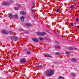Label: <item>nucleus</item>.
<instances>
[{
	"instance_id": "f257e3e1",
	"label": "nucleus",
	"mask_w": 79,
	"mask_h": 79,
	"mask_svg": "<svg viewBox=\"0 0 79 79\" xmlns=\"http://www.w3.org/2000/svg\"><path fill=\"white\" fill-rule=\"evenodd\" d=\"M54 74V71L53 70H51L50 71L48 70L46 73V75L48 77H51Z\"/></svg>"
},
{
	"instance_id": "f03ea898",
	"label": "nucleus",
	"mask_w": 79,
	"mask_h": 79,
	"mask_svg": "<svg viewBox=\"0 0 79 79\" xmlns=\"http://www.w3.org/2000/svg\"><path fill=\"white\" fill-rule=\"evenodd\" d=\"M26 59L25 58H21L20 59V61L22 64H26L27 62L26 61Z\"/></svg>"
},
{
	"instance_id": "7ed1b4c3",
	"label": "nucleus",
	"mask_w": 79,
	"mask_h": 79,
	"mask_svg": "<svg viewBox=\"0 0 79 79\" xmlns=\"http://www.w3.org/2000/svg\"><path fill=\"white\" fill-rule=\"evenodd\" d=\"M36 34H37L38 35H39V36L41 35L42 36L44 35H45V34H46V33H45V32H44L42 33L40 32H38L36 33Z\"/></svg>"
},
{
	"instance_id": "20e7f679",
	"label": "nucleus",
	"mask_w": 79,
	"mask_h": 79,
	"mask_svg": "<svg viewBox=\"0 0 79 79\" xmlns=\"http://www.w3.org/2000/svg\"><path fill=\"white\" fill-rule=\"evenodd\" d=\"M2 5H4V6H7V5H9L10 3L7 2H4L2 3Z\"/></svg>"
},
{
	"instance_id": "39448f33",
	"label": "nucleus",
	"mask_w": 79,
	"mask_h": 79,
	"mask_svg": "<svg viewBox=\"0 0 79 79\" xmlns=\"http://www.w3.org/2000/svg\"><path fill=\"white\" fill-rule=\"evenodd\" d=\"M1 32L4 34H8V32L5 30L1 31Z\"/></svg>"
},
{
	"instance_id": "423d86ee",
	"label": "nucleus",
	"mask_w": 79,
	"mask_h": 79,
	"mask_svg": "<svg viewBox=\"0 0 79 79\" xmlns=\"http://www.w3.org/2000/svg\"><path fill=\"white\" fill-rule=\"evenodd\" d=\"M33 40L34 42H39V40L37 38H33Z\"/></svg>"
},
{
	"instance_id": "0eeeda50",
	"label": "nucleus",
	"mask_w": 79,
	"mask_h": 79,
	"mask_svg": "<svg viewBox=\"0 0 79 79\" xmlns=\"http://www.w3.org/2000/svg\"><path fill=\"white\" fill-rule=\"evenodd\" d=\"M25 18L24 17L22 16L20 18V20H21V21H22L23 22L24 21V19H25Z\"/></svg>"
},
{
	"instance_id": "6e6552de",
	"label": "nucleus",
	"mask_w": 79,
	"mask_h": 79,
	"mask_svg": "<svg viewBox=\"0 0 79 79\" xmlns=\"http://www.w3.org/2000/svg\"><path fill=\"white\" fill-rule=\"evenodd\" d=\"M56 48H57V49H60L61 48V46H58L57 45H56L55 46Z\"/></svg>"
},
{
	"instance_id": "1a4fd4ad",
	"label": "nucleus",
	"mask_w": 79,
	"mask_h": 79,
	"mask_svg": "<svg viewBox=\"0 0 79 79\" xmlns=\"http://www.w3.org/2000/svg\"><path fill=\"white\" fill-rule=\"evenodd\" d=\"M9 17L10 18H12L13 17V15L11 14H9Z\"/></svg>"
},
{
	"instance_id": "9d476101",
	"label": "nucleus",
	"mask_w": 79,
	"mask_h": 79,
	"mask_svg": "<svg viewBox=\"0 0 79 79\" xmlns=\"http://www.w3.org/2000/svg\"><path fill=\"white\" fill-rule=\"evenodd\" d=\"M25 26H27V27H29L31 26V24L29 23H27L25 24Z\"/></svg>"
},
{
	"instance_id": "9b49d317",
	"label": "nucleus",
	"mask_w": 79,
	"mask_h": 79,
	"mask_svg": "<svg viewBox=\"0 0 79 79\" xmlns=\"http://www.w3.org/2000/svg\"><path fill=\"white\" fill-rule=\"evenodd\" d=\"M46 56L47 57V58H52V56L50 55H46Z\"/></svg>"
},
{
	"instance_id": "f8f14e48",
	"label": "nucleus",
	"mask_w": 79,
	"mask_h": 79,
	"mask_svg": "<svg viewBox=\"0 0 79 79\" xmlns=\"http://www.w3.org/2000/svg\"><path fill=\"white\" fill-rule=\"evenodd\" d=\"M37 68H42V65H39L37 66Z\"/></svg>"
},
{
	"instance_id": "ddd939ff",
	"label": "nucleus",
	"mask_w": 79,
	"mask_h": 79,
	"mask_svg": "<svg viewBox=\"0 0 79 79\" xmlns=\"http://www.w3.org/2000/svg\"><path fill=\"white\" fill-rule=\"evenodd\" d=\"M72 61H77V60H76V59H74V58H73L72 59Z\"/></svg>"
},
{
	"instance_id": "4468645a",
	"label": "nucleus",
	"mask_w": 79,
	"mask_h": 79,
	"mask_svg": "<svg viewBox=\"0 0 79 79\" xmlns=\"http://www.w3.org/2000/svg\"><path fill=\"white\" fill-rule=\"evenodd\" d=\"M70 54V52H69L68 51L66 52V55H69Z\"/></svg>"
},
{
	"instance_id": "2eb2a0df",
	"label": "nucleus",
	"mask_w": 79,
	"mask_h": 79,
	"mask_svg": "<svg viewBox=\"0 0 79 79\" xmlns=\"http://www.w3.org/2000/svg\"><path fill=\"white\" fill-rule=\"evenodd\" d=\"M55 55H59L60 56V55H61V54L58 52H57L55 53Z\"/></svg>"
},
{
	"instance_id": "dca6fc26",
	"label": "nucleus",
	"mask_w": 79,
	"mask_h": 79,
	"mask_svg": "<svg viewBox=\"0 0 79 79\" xmlns=\"http://www.w3.org/2000/svg\"><path fill=\"white\" fill-rule=\"evenodd\" d=\"M14 17H15V18H18V15L17 14L15 15Z\"/></svg>"
},
{
	"instance_id": "f3484780",
	"label": "nucleus",
	"mask_w": 79,
	"mask_h": 79,
	"mask_svg": "<svg viewBox=\"0 0 79 79\" xmlns=\"http://www.w3.org/2000/svg\"><path fill=\"white\" fill-rule=\"evenodd\" d=\"M11 39L15 40V36H14L12 37H11Z\"/></svg>"
},
{
	"instance_id": "a211bd4d",
	"label": "nucleus",
	"mask_w": 79,
	"mask_h": 79,
	"mask_svg": "<svg viewBox=\"0 0 79 79\" xmlns=\"http://www.w3.org/2000/svg\"><path fill=\"white\" fill-rule=\"evenodd\" d=\"M39 39L40 40H41V41L44 40V39L41 37H39Z\"/></svg>"
},
{
	"instance_id": "6ab92c4d",
	"label": "nucleus",
	"mask_w": 79,
	"mask_h": 79,
	"mask_svg": "<svg viewBox=\"0 0 79 79\" xmlns=\"http://www.w3.org/2000/svg\"><path fill=\"white\" fill-rule=\"evenodd\" d=\"M69 50H73V48L72 47H69L68 48Z\"/></svg>"
},
{
	"instance_id": "aec40b11",
	"label": "nucleus",
	"mask_w": 79,
	"mask_h": 79,
	"mask_svg": "<svg viewBox=\"0 0 79 79\" xmlns=\"http://www.w3.org/2000/svg\"><path fill=\"white\" fill-rule=\"evenodd\" d=\"M44 39L45 40H50V39L49 38H48L47 37H45Z\"/></svg>"
},
{
	"instance_id": "412c9836",
	"label": "nucleus",
	"mask_w": 79,
	"mask_h": 79,
	"mask_svg": "<svg viewBox=\"0 0 79 79\" xmlns=\"http://www.w3.org/2000/svg\"><path fill=\"white\" fill-rule=\"evenodd\" d=\"M71 75H72L73 76H74V77H75V76H76V74H75V73H72Z\"/></svg>"
},
{
	"instance_id": "4be33fe9",
	"label": "nucleus",
	"mask_w": 79,
	"mask_h": 79,
	"mask_svg": "<svg viewBox=\"0 0 79 79\" xmlns=\"http://www.w3.org/2000/svg\"><path fill=\"white\" fill-rule=\"evenodd\" d=\"M27 53L28 55H30L31 54V52L30 51L27 52Z\"/></svg>"
},
{
	"instance_id": "5701e85b",
	"label": "nucleus",
	"mask_w": 79,
	"mask_h": 79,
	"mask_svg": "<svg viewBox=\"0 0 79 79\" xmlns=\"http://www.w3.org/2000/svg\"><path fill=\"white\" fill-rule=\"evenodd\" d=\"M9 2L10 3H13V0H9Z\"/></svg>"
},
{
	"instance_id": "b1692460",
	"label": "nucleus",
	"mask_w": 79,
	"mask_h": 79,
	"mask_svg": "<svg viewBox=\"0 0 79 79\" xmlns=\"http://www.w3.org/2000/svg\"><path fill=\"white\" fill-rule=\"evenodd\" d=\"M10 34H12V35H14V34H13V32L12 31H10Z\"/></svg>"
},
{
	"instance_id": "393cba45",
	"label": "nucleus",
	"mask_w": 79,
	"mask_h": 79,
	"mask_svg": "<svg viewBox=\"0 0 79 79\" xmlns=\"http://www.w3.org/2000/svg\"><path fill=\"white\" fill-rule=\"evenodd\" d=\"M32 7H33L35 5V3H34V2H32Z\"/></svg>"
},
{
	"instance_id": "a878e982",
	"label": "nucleus",
	"mask_w": 79,
	"mask_h": 79,
	"mask_svg": "<svg viewBox=\"0 0 79 79\" xmlns=\"http://www.w3.org/2000/svg\"><path fill=\"white\" fill-rule=\"evenodd\" d=\"M56 12H59L60 11V9H57V10L56 11Z\"/></svg>"
},
{
	"instance_id": "bb28decb",
	"label": "nucleus",
	"mask_w": 79,
	"mask_h": 79,
	"mask_svg": "<svg viewBox=\"0 0 79 79\" xmlns=\"http://www.w3.org/2000/svg\"><path fill=\"white\" fill-rule=\"evenodd\" d=\"M71 8H73V9L74 8V6H72L70 7Z\"/></svg>"
},
{
	"instance_id": "cd10ccee",
	"label": "nucleus",
	"mask_w": 79,
	"mask_h": 79,
	"mask_svg": "<svg viewBox=\"0 0 79 79\" xmlns=\"http://www.w3.org/2000/svg\"><path fill=\"white\" fill-rule=\"evenodd\" d=\"M25 14H26V13H25V12H24L23 11V12H22V15H25Z\"/></svg>"
},
{
	"instance_id": "c85d7f7f",
	"label": "nucleus",
	"mask_w": 79,
	"mask_h": 79,
	"mask_svg": "<svg viewBox=\"0 0 79 79\" xmlns=\"http://www.w3.org/2000/svg\"><path fill=\"white\" fill-rule=\"evenodd\" d=\"M73 50H77V48H76L75 47L73 48Z\"/></svg>"
},
{
	"instance_id": "c756f323",
	"label": "nucleus",
	"mask_w": 79,
	"mask_h": 79,
	"mask_svg": "<svg viewBox=\"0 0 79 79\" xmlns=\"http://www.w3.org/2000/svg\"><path fill=\"white\" fill-rule=\"evenodd\" d=\"M59 77L60 79H63V78H64L63 77H62L61 76L60 77Z\"/></svg>"
},
{
	"instance_id": "7c9ffc66",
	"label": "nucleus",
	"mask_w": 79,
	"mask_h": 79,
	"mask_svg": "<svg viewBox=\"0 0 79 79\" xmlns=\"http://www.w3.org/2000/svg\"><path fill=\"white\" fill-rule=\"evenodd\" d=\"M15 9L16 10H18V9H19V7H15Z\"/></svg>"
},
{
	"instance_id": "2f4dec72",
	"label": "nucleus",
	"mask_w": 79,
	"mask_h": 79,
	"mask_svg": "<svg viewBox=\"0 0 79 79\" xmlns=\"http://www.w3.org/2000/svg\"><path fill=\"white\" fill-rule=\"evenodd\" d=\"M76 19L77 22H78V21H79V19H78L77 18H76Z\"/></svg>"
},
{
	"instance_id": "473e14b6",
	"label": "nucleus",
	"mask_w": 79,
	"mask_h": 79,
	"mask_svg": "<svg viewBox=\"0 0 79 79\" xmlns=\"http://www.w3.org/2000/svg\"><path fill=\"white\" fill-rule=\"evenodd\" d=\"M18 38L17 37L15 36V40H18Z\"/></svg>"
},
{
	"instance_id": "72a5a7b5",
	"label": "nucleus",
	"mask_w": 79,
	"mask_h": 79,
	"mask_svg": "<svg viewBox=\"0 0 79 79\" xmlns=\"http://www.w3.org/2000/svg\"><path fill=\"white\" fill-rule=\"evenodd\" d=\"M74 32H79V31H77V30H75L74 31Z\"/></svg>"
},
{
	"instance_id": "f704fd0d",
	"label": "nucleus",
	"mask_w": 79,
	"mask_h": 79,
	"mask_svg": "<svg viewBox=\"0 0 79 79\" xmlns=\"http://www.w3.org/2000/svg\"><path fill=\"white\" fill-rule=\"evenodd\" d=\"M25 33H26V34H27V33H28V31H26L25 32Z\"/></svg>"
},
{
	"instance_id": "c9c22d12",
	"label": "nucleus",
	"mask_w": 79,
	"mask_h": 79,
	"mask_svg": "<svg viewBox=\"0 0 79 79\" xmlns=\"http://www.w3.org/2000/svg\"><path fill=\"white\" fill-rule=\"evenodd\" d=\"M70 25L72 26H73V23H70Z\"/></svg>"
},
{
	"instance_id": "e433bc0d",
	"label": "nucleus",
	"mask_w": 79,
	"mask_h": 79,
	"mask_svg": "<svg viewBox=\"0 0 79 79\" xmlns=\"http://www.w3.org/2000/svg\"><path fill=\"white\" fill-rule=\"evenodd\" d=\"M24 50L25 51V52H27V49H24Z\"/></svg>"
},
{
	"instance_id": "4c0bfd02",
	"label": "nucleus",
	"mask_w": 79,
	"mask_h": 79,
	"mask_svg": "<svg viewBox=\"0 0 79 79\" xmlns=\"http://www.w3.org/2000/svg\"><path fill=\"white\" fill-rule=\"evenodd\" d=\"M19 30H23V29H22L21 28H20L19 29Z\"/></svg>"
},
{
	"instance_id": "58836bf2",
	"label": "nucleus",
	"mask_w": 79,
	"mask_h": 79,
	"mask_svg": "<svg viewBox=\"0 0 79 79\" xmlns=\"http://www.w3.org/2000/svg\"><path fill=\"white\" fill-rule=\"evenodd\" d=\"M17 6H18V7H20V6H21L20 5H18Z\"/></svg>"
},
{
	"instance_id": "ea45409f",
	"label": "nucleus",
	"mask_w": 79,
	"mask_h": 79,
	"mask_svg": "<svg viewBox=\"0 0 79 79\" xmlns=\"http://www.w3.org/2000/svg\"><path fill=\"white\" fill-rule=\"evenodd\" d=\"M75 16H78V15H77L76 14H75Z\"/></svg>"
},
{
	"instance_id": "a19ab883",
	"label": "nucleus",
	"mask_w": 79,
	"mask_h": 79,
	"mask_svg": "<svg viewBox=\"0 0 79 79\" xmlns=\"http://www.w3.org/2000/svg\"><path fill=\"white\" fill-rule=\"evenodd\" d=\"M33 16L34 17V18H36V17L35 15H33Z\"/></svg>"
},
{
	"instance_id": "79ce46f5",
	"label": "nucleus",
	"mask_w": 79,
	"mask_h": 79,
	"mask_svg": "<svg viewBox=\"0 0 79 79\" xmlns=\"http://www.w3.org/2000/svg\"><path fill=\"white\" fill-rule=\"evenodd\" d=\"M56 44H59V43H58V42H56Z\"/></svg>"
},
{
	"instance_id": "37998d69",
	"label": "nucleus",
	"mask_w": 79,
	"mask_h": 79,
	"mask_svg": "<svg viewBox=\"0 0 79 79\" xmlns=\"http://www.w3.org/2000/svg\"><path fill=\"white\" fill-rule=\"evenodd\" d=\"M54 64H56V63H57V62H54Z\"/></svg>"
},
{
	"instance_id": "c03bdc74",
	"label": "nucleus",
	"mask_w": 79,
	"mask_h": 79,
	"mask_svg": "<svg viewBox=\"0 0 79 79\" xmlns=\"http://www.w3.org/2000/svg\"><path fill=\"white\" fill-rule=\"evenodd\" d=\"M3 18L2 16H0V18Z\"/></svg>"
},
{
	"instance_id": "a18cd8bd",
	"label": "nucleus",
	"mask_w": 79,
	"mask_h": 79,
	"mask_svg": "<svg viewBox=\"0 0 79 79\" xmlns=\"http://www.w3.org/2000/svg\"><path fill=\"white\" fill-rule=\"evenodd\" d=\"M31 11L32 12H33V10H32V9H31Z\"/></svg>"
},
{
	"instance_id": "49530a36",
	"label": "nucleus",
	"mask_w": 79,
	"mask_h": 79,
	"mask_svg": "<svg viewBox=\"0 0 79 79\" xmlns=\"http://www.w3.org/2000/svg\"><path fill=\"white\" fill-rule=\"evenodd\" d=\"M48 29L50 30V28H48Z\"/></svg>"
},
{
	"instance_id": "de8ad7c7",
	"label": "nucleus",
	"mask_w": 79,
	"mask_h": 79,
	"mask_svg": "<svg viewBox=\"0 0 79 79\" xmlns=\"http://www.w3.org/2000/svg\"><path fill=\"white\" fill-rule=\"evenodd\" d=\"M69 32H70V33H71V31H70L69 30Z\"/></svg>"
},
{
	"instance_id": "09e8293b",
	"label": "nucleus",
	"mask_w": 79,
	"mask_h": 79,
	"mask_svg": "<svg viewBox=\"0 0 79 79\" xmlns=\"http://www.w3.org/2000/svg\"><path fill=\"white\" fill-rule=\"evenodd\" d=\"M32 8H31V9H32L33 8V7H32Z\"/></svg>"
},
{
	"instance_id": "8fccbe9b",
	"label": "nucleus",
	"mask_w": 79,
	"mask_h": 79,
	"mask_svg": "<svg viewBox=\"0 0 79 79\" xmlns=\"http://www.w3.org/2000/svg\"><path fill=\"white\" fill-rule=\"evenodd\" d=\"M21 31H24V30H21Z\"/></svg>"
},
{
	"instance_id": "3c124183",
	"label": "nucleus",
	"mask_w": 79,
	"mask_h": 79,
	"mask_svg": "<svg viewBox=\"0 0 79 79\" xmlns=\"http://www.w3.org/2000/svg\"><path fill=\"white\" fill-rule=\"evenodd\" d=\"M69 30H70V29H71V28H69Z\"/></svg>"
},
{
	"instance_id": "603ef678",
	"label": "nucleus",
	"mask_w": 79,
	"mask_h": 79,
	"mask_svg": "<svg viewBox=\"0 0 79 79\" xmlns=\"http://www.w3.org/2000/svg\"><path fill=\"white\" fill-rule=\"evenodd\" d=\"M75 30H77V29H75Z\"/></svg>"
},
{
	"instance_id": "864d4df0",
	"label": "nucleus",
	"mask_w": 79,
	"mask_h": 79,
	"mask_svg": "<svg viewBox=\"0 0 79 79\" xmlns=\"http://www.w3.org/2000/svg\"><path fill=\"white\" fill-rule=\"evenodd\" d=\"M72 31H73V30H72Z\"/></svg>"
},
{
	"instance_id": "5fc2aeb1",
	"label": "nucleus",
	"mask_w": 79,
	"mask_h": 79,
	"mask_svg": "<svg viewBox=\"0 0 79 79\" xmlns=\"http://www.w3.org/2000/svg\"><path fill=\"white\" fill-rule=\"evenodd\" d=\"M72 33H73V34H74V33H73V32H72Z\"/></svg>"
},
{
	"instance_id": "6e6d98bb",
	"label": "nucleus",
	"mask_w": 79,
	"mask_h": 79,
	"mask_svg": "<svg viewBox=\"0 0 79 79\" xmlns=\"http://www.w3.org/2000/svg\"><path fill=\"white\" fill-rule=\"evenodd\" d=\"M57 17H58V15L57 16Z\"/></svg>"
},
{
	"instance_id": "4d7b16f0",
	"label": "nucleus",
	"mask_w": 79,
	"mask_h": 79,
	"mask_svg": "<svg viewBox=\"0 0 79 79\" xmlns=\"http://www.w3.org/2000/svg\"><path fill=\"white\" fill-rule=\"evenodd\" d=\"M65 32H67L66 31H65Z\"/></svg>"
},
{
	"instance_id": "13d9d810",
	"label": "nucleus",
	"mask_w": 79,
	"mask_h": 79,
	"mask_svg": "<svg viewBox=\"0 0 79 79\" xmlns=\"http://www.w3.org/2000/svg\"><path fill=\"white\" fill-rule=\"evenodd\" d=\"M75 5H76V4H75Z\"/></svg>"
}]
</instances>
